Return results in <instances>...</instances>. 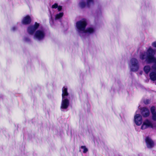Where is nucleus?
<instances>
[{
    "instance_id": "obj_11",
    "label": "nucleus",
    "mask_w": 156,
    "mask_h": 156,
    "mask_svg": "<svg viewBox=\"0 0 156 156\" xmlns=\"http://www.w3.org/2000/svg\"><path fill=\"white\" fill-rule=\"evenodd\" d=\"M141 114L144 117H147L149 115V110L146 108H143L141 109Z\"/></svg>"
},
{
    "instance_id": "obj_15",
    "label": "nucleus",
    "mask_w": 156,
    "mask_h": 156,
    "mask_svg": "<svg viewBox=\"0 0 156 156\" xmlns=\"http://www.w3.org/2000/svg\"><path fill=\"white\" fill-rule=\"evenodd\" d=\"M63 15V13L62 12L59 13L57 14L55 16V19L57 20L60 19L62 16Z\"/></svg>"
},
{
    "instance_id": "obj_22",
    "label": "nucleus",
    "mask_w": 156,
    "mask_h": 156,
    "mask_svg": "<svg viewBox=\"0 0 156 156\" xmlns=\"http://www.w3.org/2000/svg\"><path fill=\"white\" fill-rule=\"evenodd\" d=\"M151 45L153 47L156 48V41L153 42Z\"/></svg>"
},
{
    "instance_id": "obj_1",
    "label": "nucleus",
    "mask_w": 156,
    "mask_h": 156,
    "mask_svg": "<svg viewBox=\"0 0 156 156\" xmlns=\"http://www.w3.org/2000/svg\"><path fill=\"white\" fill-rule=\"evenodd\" d=\"M87 25V20L84 19L79 21L76 23V31L82 37L85 38L87 34L93 33L95 31L94 29L92 27H88L86 29Z\"/></svg>"
},
{
    "instance_id": "obj_21",
    "label": "nucleus",
    "mask_w": 156,
    "mask_h": 156,
    "mask_svg": "<svg viewBox=\"0 0 156 156\" xmlns=\"http://www.w3.org/2000/svg\"><path fill=\"white\" fill-rule=\"evenodd\" d=\"M150 103V101L149 100H146L144 101V103L145 104H148Z\"/></svg>"
},
{
    "instance_id": "obj_13",
    "label": "nucleus",
    "mask_w": 156,
    "mask_h": 156,
    "mask_svg": "<svg viewBox=\"0 0 156 156\" xmlns=\"http://www.w3.org/2000/svg\"><path fill=\"white\" fill-rule=\"evenodd\" d=\"M150 78L152 80L154 81L156 80V71H152L149 74Z\"/></svg>"
},
{
    "instance_id": "obj_10",
    "label": "nucleus",
    "mask_w": 156,
    "mask_h": 156,
    "mask_svg": "<svg viewBox=\"0 0 156 156\" xmlns=\"http://www.w3.org/2000/svg\"><path fill=\"white\" fill-rule=\"evenodd\" d=\"M147 146L148 148H151L154 146V143L152 140L148 137H147L145 139Z\"/></svg>"
},
{
    "instance_id": "obj_17",
    "label": "nucleus",
    "mask_w": 156,
    "mask_h": 156,
    "mask_svg": "<svg viewBox=\"0 0 156 156\" xmlns=\"http://www.w3.org/2000/svg\"><path fill=\"white\" fill-rule=\"evenodd\" d=\"M23 40L24 41L27 42H30V39L28 37H24Z\"/></svg>"
},
{
    "instance_id": "obj_7",
    "label": "nucleus",
    "mask_w": 156,
    "mask_h": 156,
    "mask_svg": "<svg viewBox=\"0 0 156 156\" xmlns=\"http://www.w3.org/2000/svg\"><path fill=\"white\" fill-rule=\"evenodd\" d=\"M94 4V2L93 0H87V3L82 1L80 2L79 5L81 8H83L86 6L88 7H89L91 6L92 5Z\"/></svg>"
},
{
    "instance_id": "obj_20",
    "label": "nucleus",
    "mask_w": 156,
    "mask_h": 156,
    "mask_svg": "<svg viewBox=\"0 0 156 156\" xmlns=\"http://www.w3.org/2000/svg\"><path fill=\"white\" fill-rule=\"evenodd\" d=\"M58 5L57 3H55L54 5H53L52 6V8L56 9L58 7Z\"/></svg>"
},
{
    "instance_id": "obj_9",
    "label": "nucleus",
    "mask_w": 156,
    "mask_h": 156,
    "mask_svg": "<svg viewBox=\"0 0 156 156\" xmlns=\"http://www.w3.org/2000/svg\"><path fill=\"white\" fill-rule=\"evenodd\" d=\"M152 126V125L151 122L149 120L147 119L143 122V125L141 126V129H144L149 126Z\"/></svg>"
},
{
    "instance_id": "obj_4",
    "label": "nucleus",
    "mask_w": 156,
    "mask_h": 156,
    "mask_svg": "<svg viewBox=\"0 0 156 156\" xmlns=\"http://www.w3.org/2000/svg\"><path fill=\"white\" fill-rule=\"evenodd\" d=\"M129 66L130 70L133 72L137 71L139 68L138 60L135 58H132L130 60Z\"/></svg>"
},
{
    "instance_id": "obj_23",
    "label": "nucleus",
    "mask_w": 156,
    "mask_h": 156,
    "mask_svg": "<svg viewBox=\"0 0 156 156\" xmlns=\"http://www.w3.org/2000/svg\"><path fill=\"white\" fill-rule=\"evenodd\" d=\"M57 8H58V11H60L62 9V6H58Z\"/></svg>"
},
{
    "instance_id": "obj_19",
    "label": "nucleus",
    "mask_w": 156,
    "mask_h": 156,
    "mask_svg": "<svg viewBox=\"0 0 156 156\" xmlns=\"http://www.w3.org/2000/svg\"><path fill=\"white\" fill-rule=\"evenodd\" d=\"M152 119L154 121H156V112L152 114Z\"/></svg>"
},
{
    "instance_id": "obj_8",
    "label": "nucleus",
    "mask_w": 156,
    "mask_h": 156,
    "mask_svg": "<svg viewBox=\"0 0 156 156\" xmlns=\"http://www.w3.org/2000/svg\"><path fill=\"white\" fill-rule=\"evenodd\" d=\"M134 120L135 123L136 125H140L142 122V116L140 114H136L134 116Z\"/></svg>"
},
{
    "instance_id": "obj_16",
    "label": "nucleus",
    "mask_w": 156,
    "mask_h": 156,
    "mask_svg": "<svg viewBox=\"0 0 156 156\" xmlns=\"http://www.w3.org/2000/svg\"><path fill=\"white\" fill-rule=\"evenodd\" d=\"M80 148L83 149V152L84 153H86L88 151V149L85 146H81Z\"/></svg>"
},
{
    "instance_id": "obj_2",
    "label": "nucleus",
    "mask_w": 156,
    "mask_h": 156,
    "mask_svg": "<svg viewBox=\"0 0 156 156\" xmlns=\"http://www.w3.org/2000/svg\"><path fill=\"white\" fill-rule=\"evenodd\" d=\"M155 52L156 50H154L150 47L147 52L144 51L140 53V58L142 60L145 59L147 63H153L152 68L156 70V58L154 56Z\"/></svg>"
},
{
    "instance_id": "obj_5",
    "label": "nucleus",
    "mask_w": 156,
    "mask_h": 156,
    "mask_svg": "<svg viewBox=\"0 0 156 156\" xmlns=\"http://www.w3.org/2000/svg\"><path fill=\"white\" fill-rule=\"evenodd\" d=\"M45 35V32L43 29L38 30L35 32L34 38L37 40L41 41L44 39Z\"/></svg>"
},
{
    "instance_id": "obj_14",
    "label": "nucleus",
    "mask_w": 156,
    "mask_h": 156,
    "mask_svg": "<svg viewBox=\"0 0 156 156\" xmlns=\"http://www.w3.org/2000/svg\"><path fill=\"white\" fill-rule=\"evenodd\" d=\"M151 69L150 66H145L144 68V70L146 74H147L149 72Z\"/></svg>"
},
{
    "instance_id": "obj_12",
    "label": "nucleus",
    "mask_w": 156,
    "mask_h": 156,
    "mask_svg": "<svg viewBox=\"0 0 156 156\" xmlns=\"http://www.w3.org/2000/svg\"><path fill=\"white\" fill-rule=\"evenodd\" d=\"M22 23L24 24H27L30 23L31 22V19L30 17L27 16L24 17L22 20Z\"/></svg>"
},
{
    "instance_id": "obj_18",
    "label": "nucleus",
    "mask_w": 156,
    "mask_h": 156,
    "mask_svg": "<svg viewBox=\"0 0 156 156\" xmlns=\"http://www.w3.org/2000/svg\"><path fill=\"white\" fill-rule=\"evenodd\" d=\"M155 108L154 106H153L151 107V112L152 113V114H153L155 112Z\"/></svg>"
},
{
    "instance_id": "obj_3",
    "label": "nucleus",
    "mask_w": 156,
    "mask_h": 156,
    "mask_svg": "<svg viewBox=\"0 0 156 156\" xmlns=\"http://www.w3.org/2000/svg\"><path fill=\"white\" fill-rule=\"evenodd\" d=\"M62 101L61 106V109L62 111L63 109H66L69 107V105L70 98L69 97V94L67 92V89L65 87H63L62 89Z\"/></svg>"
},
{
    "instance_id": "obj_6",
    "label": "nucleus",
    "mask_w": 156,
    "mask_h": 156,
    "mask_svg": "<svg viewBox=\"0 0 156 156\" xmlns=\"http://www.w3.org/2000/svg\"><path fill=\"white\" fill-rule=\"evenodd\" d=\"M39 26V24L35 22L34 25L29 26L27 28V32L30 35H33Z\"/></svg>"
},
{
    "instance_id": "obj_24",
    "label": "nucleus",
    "mask_w": 156,
    "mask_h": 156,
    "mask_svg": "<svg viewBox=\"0 0 156 156\" xmlns=\"http://www.w3.org/2000/svg\"><path fill=\"white\" fill-rule=\"evenodd\" d=\"M17 29V28L16 27H13L12 28V30L13 31H15Z\"/></svg>"
}]
</instances>
